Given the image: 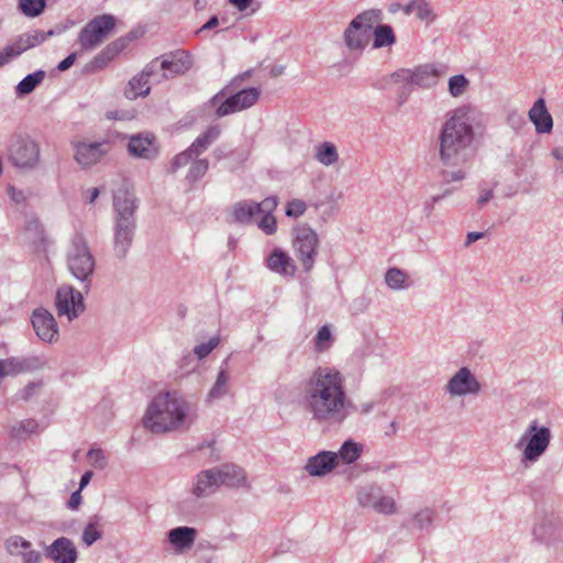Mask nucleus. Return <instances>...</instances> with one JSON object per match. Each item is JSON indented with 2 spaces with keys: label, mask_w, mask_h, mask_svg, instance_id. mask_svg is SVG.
I'll return each mask as SVG.
<instances>
[{
  "label": "nucleus",
  "mask_w": 563,
  "mask_h": 563,
  "mask_svg": "<svg viewBox=\"0 0 563 563\" xmlns=\"http://www.w3.org/2000/svg\"><path fill=\"white\" fill-rule=\"evenodd\" d=\"M161 69L167 71L165 78L184 75L189 71L194 65L192 55L185 49H176L161 57Z\"/></svg>",
  "instance_id": "obj_17"
},
{
  "label": "nucleus",
  "mask_w": 563,
  "mask_h": 563,
  "mask_svg": "<svg viewBox=\"0 0 563 563\" xmlns=\"http://www.w3.org/2000/svg\"><path fill=\"white\" fill-rule=\"evenodd\" d=\"M533 536L540 542L554 543L562 538V530L553 518L545 517L534 526Z\"/></svg>",
  "instance_id": "obj_29"
},
{
  "label": "nucleus",
  "mask_w": 563,
  "mask_h": 563,
  "mask_svg": "<svg viewBox=\"0 0 563 563\" xmlns=\"http://www.w3.org/2000/svg\"><path fill=\"white\" fill-rule=\"evenodd\" d=\"M421 21L432 22L434 14L426 0H417L416 13Z\"/></svg>",
  "instance_id": "obj_57"
},
{
  "label": "nucleus",
  "mask_w": 563,
  "mask_h": 563,
  "mask_svg": "<svg viewBox=\"0 0 563 563\" xmlns=\"http://www.w3.org/2000/svg\"><path fill=\"white\" fill-rule=\"evenodd\" d=\"M243 81H241L240 79H238V76H235L234 78L231 79V81L225 85L220 91H218L210 100H209V103L214 106L217 104L218 102H220L221 99H223L224 97H227L229 93L233 92V91H238L240 90V86Z\"/></svg>",
  "instance_id": "obj_50"
},
{
  "label": "nucleus",
  "mask_w": 563,
  "mask_h": 563,
  "mask_svg": "<svg viewBox=\"0 0 563 563\" xmlns=\"http://www.w3.org/2000/svg\"><path fill=\"white\" fill-rule=\"evenodd\" d=\"M192 421L188 402L172 393L155 396L143 419L144 427L154 433L188 428Z\"/></svg>",
  "instance_id": "obj_3"
},
{
  "label": "nucleus",
  "mask_w": 563,
  "mask_h": 563,
  "mask_svg": "<svg viewBox=\"0 0 563 563\" xmlns=\"http://www.w3.org/2000/svg\"><path fill=\"white\" fill-rule=\"evenodd\" d=\"M471 108L463 106L448 113L438 137L439 157L443 165L454 167L467 162L474 140Z\"/></svg>",
  "instance_id": "obj_2"
},
{
  "label": "nucleus",
  "mask_w": 563,
  "mask_h": 563,
  "mask_svg": "<svg viewBox=\"0 0 563 563\" xmlns=\"http://www.w3.org/2000/svg\"><path fill=\"white\" fill-rule=\"evenodd\" d=\"M20 555L23 563H40L42 559L41 553L32 549L20 553Z\"/></svg>",
  "instance_id": "obj_61"
},
{
  "label": "nucleus",
  "mask_w": 563,
  "mask_h": 563,
  "mask_svg": "<svg viewBox=\"0 0 563 563\" xmlns=\"http://www.w3.org/2000/svg\"><path fill=\"white\" fill-rule=\"evenodd\" d=\"M45 0H20L19 8L24 15L30 18L38 16L45 9Z\"/></svg>",
  "instance_id": "obj_45"
},
{
  "label": "nucleus",
  "mask_w": 563,
  "mask_h": 563,
  "mask_svg": "<svg viewBox=\"0 0 563 563\" xmlns=\"http://www.w3.org/2000/svg\"><path fill=\"white\" fill-rule=\"evenodd\" d=\"M25 235L29 242L34 246L35 251L45 252L49 242L46 236L44 225L38 218L32 217L25 224Z\"/></svg>",
  "instance_id": "obj_28"
},
{
  "label": "nucleus",
  "mask_w": 563,
  "mask_h": 563,
  "mask_svg": "<svg viewBox=\"0 0 563 563\" xmlns=\"http://www.w3.org/2000/svg\"><path fill=\"white\" fill-rule=\"evenodd\" d=\"M260 95V89L255 87L240 89L229 93L220 100L221 103L216 109L217 118H223L251 108L257 102Z\"/></svg>",
  "instance_id": "obj_13"
},
{
  "label": "nucleus",
  "mask_w": 563,
  "mask_h": 563,
  "mask_svg": "<svg viewBox=\"0 0 563 563\" xmlns=\"http://www.w3.org/2000/svg\"><path fill=\"white\" fill-rule=\"evenodd\" d=\"M396 42L394 30L388 24H378L374 29V42L375 48L390 46Z\"/></svg>",
  "instance_id": "obj_37"
},
{
  "label": "nucleus",
  "mask_w": 563,
  "mask_h": 563,
  "mask_svg": "<svg viewBox=\"0 0 563 563\" xmlns=\"http://www.w3.org/2000/svg\"><path fill=\"white\" fill-rule=\"evenodd\" d=\"M8 161L19 169L31 170L37 167L41 159V147L37 141L25 133H14L7 148Z\"/></svg>",
  "instance_id": "obj_7"
},
{
  "label": "nucleus",
  "mask_w": 563,
  "mask_h": 563,
  "mask_svg": "<svg viewBox=\"0 0 563 563\" xmlns=\"http://www.w3.org/2000/svg\"><path fill=\"white\" fill-rule=\"evenodd\" d=\"M443 181L449 184L452 181H461L465 178V173L461 169L454 172H442Z\"/></svg>",
  "instance_id": "obj_60"
},
{
  "label": "nucleus",
  "mask_w": 563,
  "mask_h": 563,
  "mask_svg": "<svg viewBox=\"0 0 563 563\" xmlns=\"http://www.w3.org/2000/svg\"><path fill=\"white\" fill-rule=\"evenodd\" d=\"M55 306L58 316H66L69 321L77 319L86 309L81 291L71 285H62L57 288Z\"/></svg>",
  "instance_id": "obj_12"
},
{
  "label": "nucleus",
  "mask_w": 563,
  "mask_h": 563,
  "mask_svg": "<svg viewBox=\"0 0 563 563\" xmlns=\"http://www.w3.org/2000/svg\"><path fill=\"white\" fill-rule=\"evenodd\" d=\"M506 122L517 133L527 126L525 117L517 110H511L508 112Z\"/></svg>",
  "instance_id": "obj_52"
},
{
  "label": "nucleus",
  "mask_w": 563,
  "mask_h": 563,
  "mask_svg": "<svg viewBox=\"0 0 563 563\" xmlns=\"http://www.w3.org/2000/svg\"><path fill=\"white\" fill-rule=\"evenodd\" d=\"M551 439L549 427L540 424L537 419L530 421L516 444L522 451L521 462L536 463L547 452Z\"/></svg>",
  "instance_id": "obj_6"
},
{
  "label": "nucleus",
  "mask_w": 563,
  "mask_h": 563,
  "mask_svg": "<svg viewBox=\"0 0 563 563\" xmlns=\"http://www.w3.org/2000/svg\"><path fill=\"white\" fill-rule=\"evenodd\" d=\"M255 205L258 207V214L273 213L278 206V197L269 196L261 202H255Z\"/></svg>",
  "instance_id": "obj_59"
},
{
  "label": "nucleus",
  "mask_w": 563,
  "mask_h": 563,
  "mask_svg": "<svg viewBox=\"0 0 563 563\" xmlns=\"http://www.w3.org/2000/svg\"><path fill=\"white\" fill-rule=\"evenodd\" d=\"M267 267L282 276L294 277L297 272L295 261L282 249H275L266 260Z\"/></svg>",
  "instance_id": "obj_25"
},
{
  "label": "nucleus",
  "mask_w": 563,
  "mask_h": 563,
  "mask_svg": "<svg viewBox=\"0 0 563 563\" xmlns=\"http://www.w3.org/2000/svg\"><path fill=\"white\" fill-rule=\"evenodd\" d=\"M336 466L338 454L332 451H321L307 460L305 470L310 476L322 477Z\"/></svg>",
  "instance_id": "obj_21"
},
{
  "label": "nucleus",
  "mask_w": 563,
  "mask_h": 563,
  "mask_svg": "<svg viewBox=\"0 0 563 563\" xmlns=\"http://www.w3.org/2000/svg\"><path fill=\"white\" fill-rule=\"evenodd\" d=\"M76 58H77L76 53L69 54L66 58H64L62 62H59V64L57 65V69L59 71H65V70L69 69L74 65Z\"/></svg>",
  "instance_id": "obj_63"
},
{
  "label": "nucleus",
  "mask_w": 563,
  "mask_h": 563,
  "mask_svg": "<svg viewBox=\"0 0 563 563\" xmlns=\"http://www.w3.org/2000/svg\"><path fill=\"white\" fill-rule=\"evenodd\" d=\"M481 384L467 367H461L448 382L446 391L451 396L477 395Z\"/></svg>",
  "instance_id": "obj_18"
},
{
  "label": "nucleus",
  "mask_w": 563,
  "mask_h": 563,
  "mask_svg": "<svg viewBox=\"0 0 563 563\" xmlns=\"http://www.w3.org/2000/svg\"><path fill=\"white\" fill-rule=\"evenodd\" d=\"M220 343V339L218 336L211 338L208 342L201 343L194 349L195 354L199 360L208 356Z\"/></svg>",
  "instance_id": "obj_53"
},
{
  "label": "nucleus",
  "mask_w": 563,
  "mask_h": 563,
  "mask_svg": "<svg viewBox=\"0 0 563 563\" xmlns=\"http://www.w3.org/2000/svg\"><path fill=\"white\" fill-rule=\"evenodd\" d=\"M155 136L151 133L134 134L129 137L128 152L131 156L144 159H154L158 148L154 144Z\"/></svg>",
  "instance_id": "obj_20"
},
{
  "label": "nucleus",
  "mask_w": 563,
  "mask_h": 563,
  "mask_svg": "<svg viewBox=\"0 0 563 563\" xmlns=\"http://www.w3.org/2000/svg\"><path fill=\"white\" fill-rule=\"evenodd\" d=\"M316 159L324 166H331L339 161L336 146L331 142L321 143L316 151Z\"/></svg>",
  "instance_id": "obj_39"
},
{
  "label": "nucleus",
  "mask_w": 563,
  "mask_h": 563,
  "mask_svg": "<svg viewBox=\"0 0 563 563\" xmlns=\"http://www.w3.org/2000/svg\"><path fill=\"white\" fill-rule=\"evenodd\" d=\"M23 52H25V49L21 45V42L19 38L14 43L7 45L0 52V67L10 63L13 58L20 56Z\"/></svg>",
  "instance_id": "obj_49"
},
{
  "label": "nucleus",
  "mask_w": 563,
  "mask_h": 563,
  "mask_svg": "<svg viewBox=\"0 0 563 563\" xmlns=\"http://www.w3.org/2000/svg\"><path fill=\"white\" fill-rule=\"evenodd\" d=\"M115 27V18L111 14H101L90 20L79 32L78 43L90 51L100 45Z\"/></svg>",
  "instance_id": "obj_10"
},
{
  "label": "nucleus",
  "mask_w": 563,
  "mask_h": 563,
  "mask_svg": "<svg viewBox=\"0 0 563 563\" xmlns=\"http://www.w3.org/2000/svg\"><path fill=\"white\" fill-rule=\"evenodd\" d=\"M44 555L53 563H76L78 551L73 540L59 537L44 549Z\"/></svg>",
  "instance_id": "obj_19"
},
{
  "label": "nucleus",
  "mask_w": 563,
  "mask_h": 563,
  "mask_svg": "<svg viewBox=\"0 0 563 563\" xmlns=\"http://www.w3.org/2000/svg\"><path fill=\"white\" fill-rule=\"evenodd\" d=\"M529 120L534 124L536 131L540 134L550 133L553 129V119L547 109L543 98L534 101L529 112Z\"/></svg>",
  "instance_id": "obj_27"
},
{
  "label": "nucleus",
  "mask_w": 563,
  "mask_h": 563,
  "mask_svg": "<svg viewBox=\"0 0 563 563\" xmlns=\"http://www.w3.org/2000/svg\"><path fill=\"white\" fill-rule=\"evenodd\" d=\"M221 135V126L213 124L199 134L191 145L179 154L175 155L170 161L168 172L175 174L179 168L191 164V162L205 153L209 146L214 143Z\"/></svg>",
  "instance_id": "obj_9"
},
{
  "label": "nucleus",
  "mask_w": 563,
  "mask_h": 563,
  "mask_svg": "<svg viewBox=\"0 0 563 563\" xmlns=\"http://www.w3.org/2000/svg\"><path fill=\"white\" fill-rule=\"evenodd\" d=\"M136 228L129 224H113V253L119 260H124L133 244Z\"/></svg>",
  "instance_id": "obj_22"
},
{
  "label": "nucleus",
  "mask_w": 563,
  "mask_h": 563,
  "mask_svg": "<svg viewBox=\"0 0 563 563\" xmlns=\"http://www.w3.org/2000/svg\"><path fill=\"white\" fill-rule=\"evenodd\" d=\"M151 92L148 80L143 75L132 77L124 88L123 95L129 100H135L137 97H146Z\"/></svg>",
  "instance_id": "obj_32"
},
{
  "label": "nucleus",
  "mask_w": 563,
  "mask_h": 563,
  "mask_svg": "<svg viewBox=\"0 0 563 563\" xmlns=\"http://www.w3.org/2000/svg\"><path fill=\"white\" fill-rule=\"evenodd\" d=\"M32 327L40 340L53 343L58 340V324L54 316L45 308H36L31 316Z\"/></svg>",
  "instance_id": "obj_16"
},
{
  "label": "nucleus",
  "mask_w": 563,
  "mask_h": 563,
  "mask_svg": "<svg viewBox=\"0 0 563 563\" xmlns=\"http://www.w3.org/2000/svg\"><path fill=\"white\" fill-rule=\"evenodd\" d=\"M258 207L254 201L242 200L233 206L232 216L238 223H251L255 216H258Z\"/></svg>",
  "instance_id": "obj_34"
},
{
  "label": "nucleus",
  "mask_w": 563,
  "mask_h": 563,
  "mask_svg": "<svg viewBox=\"0 0 563 563\" xmlns=\"http://www.w3.org/2000/svg\"><path fill=\"white\" fill-rule=\"evenodd\" d=\"M218 482L230 488L247 487V477L245 471L235 464L227 463L214 467Z\"/></svg>",
  "instance_id": "obj_24"
},
{
  "label": "nucleus",
  "mask_w": 563,
  "mask_h": 563,
  "mask_svg": "<svg viewBox=\"0 0 563 563\" xmlns=\"http://www.w3.org/2000/svg\"><path fill=\"white\" fill-rule=\"evenodd\" d=\"M220 487L214 467L200 471L194 478L191 494L196 498H207Z\"/></svg>",
  "instance_id": "obj_23"
},
{
  "label": "nucleus",
  "mask_w": 563,
  "mask_h": 563,
  "mask_svg": "<svg viewBox=\"0 0 563 563\" xmlns=\"http://www.w3.org/2000/svg\"><path fill=\"white\" fill-rule=\"evenodd\" d=\"M380 495L382 490L379 487L374 485L364 486L357 492V501L362 507L373 509Z\"/></svg>",
  "instance_id": "obj_41"
},
{
  "label": "nucleus",
  "mask_w": 563,
  "mask_h": 563,
  "mask_svg": "<svg viewBox=\"0 0 563 563\" xmlns=\"http://www.w3.org/2000/svg\"><path fill=\"white\" fill-rule=\"evenodd\" d=\"M306 209H307V206L303 200L292 199V200L288 201L285 213L288 218L296 219V218H299L300 216H302L305 213Z\"/></svg>",
  "instance_id": "obj_54"
},
{
  "label": "nucleus",
  "mask_w": 563,
  "mask_h": 563,
  "mask_svg": "<svg viewBox=\"0 0 563 563\" xmlns=\"http://www.w3.org/2000/svg\"><path fill=\"white\" fill-rule=\"evenodd\" d=\"M228 360L223 362L220 367L216 383L208 393V400H216L224 397L229 393L230 374L227 368Z\"/></svg>",
  "instance_id": "obj_33"
},
{
  "label": "nucleus",
  "mask_w": 563,
  "mask_h": 563,
  "mask_svg": "<svg viewBox=\"0 0 563 563\" xmlns=\"http://www.w3.org/2000/svg\"><path fill=\"white\" fill-rule=\"evenodd\" d=\"M38 423L34 419H24L15 424H13L10 429V438L13 440H25L31 434L37 431Z\"/></svg>",
  "instance_id": "obj_36"
},
{
  "label": "nucleus",
  "mask_w": 563,
  "mask_h": 563,
  "mask_svg": "<svg viewBox=\"0 0 563 563\" xmlns=\"http://www.w3.org/2000/svg\"><path fill=\"white\" fill-rule=\"evenodd\" d=\"M333 342V336L329 325H322L314 336V350L317 352L327 351Z\"/></svg>",
  "instance_id": "obj_46"
},
{
  "label": "nucleus",
  "mask_w": 563,
  "mask_h": 563,
  "mask_svg": "<svg viewBox=\"0 0 563 563\" xmlns=\"http://www.w3.org/2000/svg\"><path fill=\"white\" fill-rule=\"evenodd\" d=\"M362 451V444L356 443L353 440H346L336 453L338 460L341 459L345 464H352L360 459Z\"/></svg>",
  "instance_id": "obj_38"
},
{
  "label": "nucleus",
  "mask_w": 563,
  "mask_h": 563,
  "mask_svg": "<svg viewBox=\"0 0 563 563\" xmlns=\"http://www.w3.org/2000/svg\"><path fill=\"white\" fill-rule=\"evenodd\" d=\"M307 411L318 422L341 423L347 417L349 404L343 375L333 367L318 366L305 380Z\"/></svg>",
  "instance_id": "obj_1"
},
{
  "label": "nucleus",
  "mask_w": 563,
  "mask_h": 563,
  "mask_svg": "<svg viewBox=\"0 0 563 563\" xmlns=\"http://www.w3.org/2000/svg\"><path fill=\"white\" fill-rule=\"evenodd\" d=\"M140 201L126 186L119 188L113 195L114 223L137 227L136 211Z\"/></svg>",
  "instance_id": "obj_11"
},
{
  "label": "nucleus",
  "mask_w": 563,
  "mask_h": 563,
  "mask_svg": "<svg viewBox=\"0 0 563 563\" xmlns=\"http://www.w3.org/2000/svg\"><path fill=\"white\" fill-rule=\"evenodd\" d=\"M101 538H102V533L100 530H98V520H97V518H93L87 523V526L85 527V529L82 531V536H81L82 542L87 547H90Z\"/></svg>",
  "instance_id": "obj_48"
},
{
  "label": "nucleus",
  "mask_w": 563,
  "mask_h": 563,
  "mask_svg": "<svg viewBox=\"0 0 563 563\" xmlns=\"http://www.w3.org/2000/svg\"><path fill=\"white\" fill-rule=\"evenodd\" d=\"M46 364L44 357L31 355L25 357L7 358V373L9 376H15L22 373L34 372L43 368Z\"/></svg>",
  "instance_id": "obj_26"
},
{
  "label": "nucleus",
  "mask_w": 563,
  "mask_h": 563,
  "mask_svg": "<svg viewBox=\"0 0 563 563\" xmlns=\"http://www.w3.org/2000/svg\"><path fill=\"white\" fill-rule=\"evenodd\" d=\"M209 169V162L207 158H195L190 167L188 169V173L186 175V180L190 184H194L201 179Z\"/></svg>",
  "instance_id": "obj_43"
},
{
  "label": "nucleus",
  "mask_w": 563,
  "mask_h": 563,
  "mask_svg": "<svg viewBox=\"0 0 563 563\" xmlns=\"http://www.w3.org/2000/svg\"><path fill=\"white\" fill-rule=\"evenodd\" d=\"M258 228L267 235H272L277 231V221L273 213H263Z\"/></svg>",
  "instance_id": "obj_56"
},
{
  "label": "nucleus",
  "mask_w": 563,
  "mask_h": 563,
  "mask_svg": "<svg viewBox=\"0 0 563 563\" xmlns=\"http://www.w3.org/2000/svg\"><path fill=\"white\" fill-rule=\"evenodd\" d=\"M433 510L426 508L415 515L413 523L418 529L428 528L432 523Z\"/></svg>",
  "instance_id": "obj_55"
},
{
  "label": "nucleus",
  "mask_w": 563,
  "mask_h": 563,
  "mask_svg": "<svg viewBox=\"0 0 563 563\" xmlns=\"http://www.w3.org/2000/svg\"><path fill=\"white\" fill-rule=\"evenodd\" d=\"M133 38V33H129L128 35L121 36L109 43L100 53L85 65L84 71L87 74H95L104 69L115 56L125 49Z\"/></svg>",
  "instance_id": "obj_15"
},
{
  "label": "nucleus",
  "mask_w": 563,
  "mask_h": 563,
  "mask_svg": "<svg viewBox=\"0 0 563 563\" xmlns=\"http://www.w3.org/2000/svg\"><path fill=\"white\" fill-rule=\"evenodd\" d=\"M470 80L463 75H454L449 79V92L456 98L462 96L468 88Z\"/></svg>",
  "instance_id": "obj_47"
},
{
  "label": "nucleus",
  "mask_w": 563,
  "mask_h": 563,
  "mask_svg": "<svg viewBox=\"0 0 563 563\" xmlns=\"http://www.w3.org/2000/svg\"><path fill=\"white\" fill-rule=\"evenodd\" d=\"M292 251L305 273H310L317 262L320 249L318 233L308 224H300L292 230Z\"/></svg>",
  "instance_id": "obj_8"
},
{
  "label": "nucleus",
  "mask_w": 563,
  "mask_h": 563,
  "mask_svg": "<svg viewBox=\"0 0 563 563\" xmlns=\"http://www.w3.org/2000/svg\"><path fill=\"white\" fill-rule=\"evenodd\" d=\"M69 273L81 283L85 292L91 288L96 260L82 233L77 232L70 240L66 252Z\"/></svg>",
  "instance_id": "obj_5"
},
{
  "label": "nucleus",
  "mask_w": 563,
  "mask_h": 563,
  "mask_svg": "<svg viewBox=\"0 0 563 563\" xmlns=\"http://www.w3.org/2000/svg\"><path fill=\"white\" fill-rule=\"evenodd\" d=\"M380 10H366L360 14H357L351 23H356V26L360 25V27L365 30L368 34L371 33L372 29L374 27V24L377 23L380 20Z\"/></svg>",
  "instance_id": "obj_42"
},
{
  "label": "nucleus",
  "mask_w": 563,
  "mask_h": 563,
  "mask_svg": "<svg viewBox=\"0 0 563 563\" xmlns=\"http://www.w3.org/2000/svg\"><path fill=\"white\" fill-rule=\"evenodd\" d=\"M373 510L378 514L391 515L396 512V503L393 497L384 496L383 494L375 504Z\"/></svg>",
  "instance_id": "obj_51"
},
{
  "label": "nucleus",
  "mask_w": 563,
  "mask_h": 563,
  "mask_svg": "<svg viewBox=\"0 0 563 563\" xmlns=\"http://www.w3.org/2000/svg\"><path fill=\"white\" fill-rule=\"evenodd\" d=\"M53 35V31H48L47 33H44L43 31H32L30 33H25L19 36V40L21 42V45L24 47V49L32 48L36 45H40L43 43L47 36Z\"/></svg>",
  "instance_id": "obj_44"
},
{
  "label": "nucleus",
  "mask_w": 563,
  "mask_h": 563,
  "mask_svg": "<svg viewBox=\"0 0 563 563\" xmlns=\"http://www.w3.org/2000/svg\"><path fill=\"white\" fill-rule=\"evenodd\" d=\"M343 40L345 45L351 51H363L369 40V34L363 31L362 27L356 26V23L347 25L343 33Z\"/></svg>",
  "instance_id": "obj_31"
},
{
  "label": "nucleus",
  "mask_w": 563,
  "mask_h": 563,
  "mask_svg": "<svg viewBox=\"0 0 563 563\" xmlns=\"http://www.w3.org/2000/svg\"><path fill=\"white\" fill-rule=\"evenodd\" d=\"M74 158L81 168H90L98 164L112 148L111 142L102 140L100 142L71 141Z\"/></svg>",
  "instance_id": "obj_14"
},
{
  "label": "nucleus",
  "mask_w": 563,
  "mask_h": 563,
  "mask_svg": "<svg viewBox=\"0 0 563 563\" xmlns=\"http://www.w3.org/2000/svg\"><path fill=\"white\" fill-rule=\"evenodd\" d=\"M443 74L444 68L440 69L434 64H423L413 69L400 68L382 77L374 87L385 90L389 89L391 85H396V102L398 106H402L411 95L413 86L431 88Z\"/></svg>",
  "instance_id": "obj_4"
},
{
  "label": "nucleus",
  "mask_w": 563,
  "mask_h": 563,
  "mask_svg": "<svg viewBox=\"0 0 563 563\" xmlns=\"http://www.w3.org/2000/svg\"><path fill=\"white\" fill-rule=\"evenodd\" d=\"M161 60L159 57L153 59L150 64H147L141 73H139L140 75H143V77L147 80H150V78L156 74V63Z\"/></svg>",
  "instance_id": "obj_62"
},
{
  "label": "nucleus",
  "mask_w": 563,
  "mask_h": 563,
  "mask_svg": "<svg viewBox=\"0 0 563 563\" xmlns=\"http://www.w3.org/2000/svg\"><path fill=\"white\" fill-rule=\"evenodd\" d=\"M45 78V71L38 69L32 74L26 75L15 87V95L24 97L31 93Z\"/></svg>",
  "instance_id": "obj_35"
},
{
  "label": "nucleus",
  "mask_w": 563,
  "mask_h": 563,
  "mask_svg": "<svg viewBox=\"0 0 563 563\" xmlns=\"http://www.w3.org/2000/svg\"><path fill=\"white\" fill-rule=\"evenodd\" d=\"M196 537L197 530L191 527H177L168 532L169 542L179 551L191 548Z\"/></svg>",
  "instance_id": "obj_30"
},
{
  "label": "nucleus",
  "mask_w": 563,
  "mask_h": 563,
  "mask_svg": "<svg viewBox=\"0 0 563 563\" xmlns=\"http://www.w3.org/2000/svg\"><path fill=\"white\" fill-rule=\"evenodd\" d=\"M493 197H494L493 189H483L477 199L478 208H483Z\"/></svg>",
  "instance_id": "obj_64"
},
{
  "label": "nucleus",
  "mask_w": 563,
  "mask_h": 563,
  "mask_svg": "<svg viewBox=\"0 0 563 563\" xmlns=\"http://www.w3.org/2000/svg\"><path fill=\"white\" fill-rule=\"evenodd\" d=\"M87 456L96 468L103 470L108 465L107 457L101 449H90Z\"/></svg>",
  "instance_id": "obj_58"
},
{
  "label": "nucleus",
  "mask_w": 563,
  "mask_h": 563,
  "mask_svg": "<svg viewBox=\"0 0 563 563\" xmlns=\"http://www.w3.org/2000/svg\"><path fill=\"white\" fill-rule=\"evenodd\" d=\"M408 275L398 267H390L385 274V283L393 290H399L408 287L406 284Z\"/></svg>",
  "instance_id": "obj_40"
}]
</instances>
